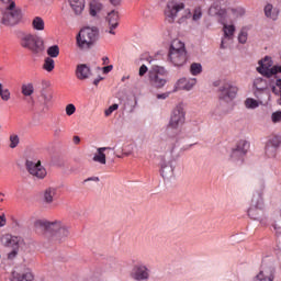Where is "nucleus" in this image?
<instances>
[{"instance_id":"0e129e2a","label":"nucleus","mask_w":281,"mask_h":281,"mask_svg":"<svg viewBox=\"0 0 281 281\" xmlns=\"http://www.w3.org/2000/svg\"><path fill=\"white\" fill-rule=\"evenodd\" d=\"M102 60H103V65H106V63H109V57H103Z\"/></svg>"},{"instance_id":"864d4df0","label":"nucleus","mask_w":281,"mask_h":281,"mask_svg":"<svg viewBox=\"0 0 281 281\" xmlns=\"http://www.w3.org/2000/svg\"><path fill=\"white\" fill-rule=\"evenodd\" d=\"M103 74H110V71H113V65H109L102 68Z\"/></svg>"},{"instance_id":"f03ea898","label":"nucleus","mask_w":281,"mask_h":281,"mask_svg":"<svg viewBox=\"0 0 281 281\" xmlns=\"http://www.w3.org/2000/svg\"><path fill=\"white\" fill-rule=\"evenodd\" d=\"M35 227L45 231L46 236H50L54 243H65L69 236V227L60 221L37 220Z\"/></svg>"},{"instance_id":"09e8293b","label":"nucleus","mask_w":281,"mask_h":281,"mask_svg":"<svg viewBox=\"0 0 281 281\" xmlns=\"http://www.w3.org/2000/svg\"><path fill=\"white\" fill-rule=\"evenodd\" d=\"M19 255V248H13L11 251L8 252L9 260H14L16 256Z\"/></svg>"},{"instance_id":"680f3d73","label":"nucleus","mask_w":281,"mask_h":281,"mask_svg":"<svg viewBox=\"0 0 281 281\" xmlns=\"http://www.w3.org/2000/svg\"><path fill=\"white\" fill-rule=\"evenodd\" d=\"M72 142H74V144H80V137L74 136Z\"/></svg>"},{"instance_id":"6e6d98bb","label":"nucleus","mask_w":281,"mask_h":281,"mask_svg":"<svg viewBox=\"0 0 281 281\" xmlns=\"http://www.w3.org/2000/svg\"><path fill=\"white\" fill-rule=\"evenodd\" d=\"M273 229L276 232V234H278L279 236H281V227L278 224L273 225Z\"/></svg>"},{"instance_id":"a18cd8bd","label":"nucleus","mask_w":281,"mask_h":281,"mask_svg":"<svg viewBox=\"0 0 281 281\" xmlns=\"http://www.w3.org/2000/svg\"><path fill=\"white\" fill-rule=\"evenodd\" d=\"M117 109H120V105L117 103L110 105L109 109L104 111L105 116L109 117V115H111L113 111H117Z\"/></svg>"},{"instance_id":"c9c22d12","label":"nucleus","mask_w":281,"mask_h":281,"mask_svg":"<svg viewBox=\"0 0 281 281\" xmlns=\"http://www.w3.org/2000/svg\"><path fill=\"white\" fill-rule=\"evenodd\" d=\"M46 52L49 58H58V56L60 55V48L58 47V45L49 46Z\"/></svg>"},{"instance_id":"473e14b6","label":"nucleus","mask_w":281,"mask_h":281,"mask_svg":"<svg viewBox=\"0 0 281 281\" xmlns=\"http://www.w3.org/2000/svg\"><path fill=\"white\" fill-rule=\"evenodd\" d=\"M32 25L33 30H36L37 32H43V30H45V21L41 16L34 18Z\"/></svg>"},{"instance_id":"69168bd1","label":"nucleus","mask_w":281,"mask_h":281,"mask_svg":"<svg viewBox=\"0 0 281 281\" xmlns=\"http://www.w3.org/2000/svg\"><path fill=\"white\" fill-rule=\"evenodd\" d=\"M272 93H278L276 86H271Z\"/></svg>"},{"instance_id":"603ef678","label":"nucleus","mask_w":281,"mask_h":281,"mask_svg":"<svg viewBox=\"0 0 281 281\" xmlns=\"http://www.w3.org/2000/svg\"><path fill=\"white\" fill-rule=\"evenodd\" d=\"M157 100H167V98H170V92H164L156 95Z\"/></svg>"},{"instance_id":"c85d7f7f","label":"nucleus","mask_w":281,"mask_h":281,"mask_svg":"<svg viewBox=\"0 0 281 281\" xmlns=\"http://www.w3.org/2000/svg\"><path fill=\"white\" fill-rule=\"evenodd\" d=\"M250 144L248 140H239L235 147L236 150L241 153V155H247L249 153Z\"/></svg>"},{"instance_id":"a19ab883","label":"nucleus","mask_w":281,"mask_h":281,"mask_svg":"<svg viewBox=\"0 0 281 281\" xmlns=\"http://www.w3.org/2000/svg\"><path fill=\"white\" fill-rule=\"evenodd\" d=\"M202 16H203V10L201 9V7H196L192 13V21H200Z\"/></svg>"},{"instance_id":"5fc2aeb1","label":"nucleus","mask_w":281,"mask_h":281,"mask_svg":"<svg viewBox=\"0 0 281 281\" xmlns=\"http://www.w3.org/2000/svg\"><path fill=\"white\" fill-rule=\"evenodd\" d=\"M7 218L5 215H0V227H5Z\"/></svg>"},{"instance_id":"a211bd4d","label":"nucleus","mask_w":281,"mask_h":281,"mask_svg":"<svg viewBox=\"0 0 281 281\" xmlns=\"http://www.w3.org/2000/svg\"><path fill=\"white\" fill-rule=\"evenodd\" d=\"M226 4H227V0H215L213 5H211L209 9L210 16H220L221 19H223V16L227 14V10L222 9L221 5H226Z\"/></svg>"},{"instance_id":"72a5a7b5","label":"nucleus","mask_w":281,"mask_h":281,"mask_svg":"<svg viewBox=\"0 0 281 281\" xmlns=\"http://www.w3.org/2000/svg\"><path fill=\"white\" fill-rule=\"evenodd\" d=\"M191 76H201L203 74V65L201 63H193L190 66Z\"/></svg>"},{"instance_id":"c03bdc74","label":"nucleus","mask_w":281,"mask_h":281,"mask_svg":"<svg viewBox=\"0 0 281 281\" xmlns=\"http://www.w3.org/2000/svg\"><path fill=\"white\" fill-rule=\"evenodd\" d=\"M19 143H20L19 135L12 134L10 136V148H16V146H19Z\"/></svg>"},{"instance_id":"4c0bfd02","label":"nucleus","mask_w":281,"mask_h":281,"mask_svg":"<svg viewBox=\"0 0 281 281\" xmlns=\"http://www.w3.org/2000/svg\"><path fill=\"white\" fill-rule=\"evenodd\" d=\"M22 93L23 95L30 97L34 93V85L32 83H24L22 85Z\"/></svg>"},{"instance_id":"39448f33","label":"nucleus","mask_w":281,"mask_h":281,"mask_svg":"<svg viewBox=\"0 0 281 281\" xmlns=\"http://www.w3.org/2000/svg\"><path fill=\"white\" fill-rule=\"evenodd\" d=\"M168 58L169 63H171L173 67H183V65L188 63V53L186 52V44H183L179 40L172 41L169 48Z\"/></svg>"},{"instance_id":"3c124183","label":"nucleus","mask_w":281,"mask_h":281,"mask_svg":"<svg viewBox=\"0 0 281 281\" xmlns=\"http://www.w3.org/2000/svg\"><path fill=\"white\" fill-rule=\"evenodd\" d=\"M147 72H148V66L143 64L139 67L138 76H140V77L146 76Z\"/></svg>"},{"instance_id":"412c9836","label":"nucleus","mask_w":281,"mask_h":281,"mask_svg":"<svg viewBox=\"0 0 281 281\" xmlns=\"http://www.w3.org/2000/svg\"><path fill=\"white\" fill-rule=\"evenodd\" d=\"M105 150H115V147H99L92 160L104 166L106 164V154H104Z\"/></svg>"},{"instance_id":"0eeeda50","label":"nucleus","mask_w":281,"mask_h":281,"mask_svg":"<svg viewBox=\"0 0 281 281\" xmlns=\"http://www.w3.org/2000/svg\"><path fill=\"white\" fill-rule=\"evenodd\" d=\"M20 45L24 49H29L33 54H41L44 49L43 38L32 33H20Z\"/></svg>"},{"instance_id":"9b49d317","label":"nucleus","mask_w":281,"mask_h":281,"mask_svg":"<svg viewBox=\"0 0 281 281\" xmlns=\"http://www.w3.org/2000/svg\"><path fill=\"white\" fill-rule=\"evenodd\" d=\"M280 67L281 65L273 66V60H271V57L266 56L263 59L259 60V67H257V71L258 74H261V76H266V78H271V76L279 74L277 68Z\"/></svg>"},{"instance_id":"de8ad7c7","label":"nucleus","mask_w":281,"mask_h":281,"mask_svg":"<svg viewBox=\"0 0 281 281\" xmlns=\"http://www.w3.org/2000/svg\"><path fill=\"white\" fill-rule=\"evenodd\" d=\"M234 16H245V9L244 8H236L231 10Z\"/></svg>"},{"instance_id":"ddd939ff","label":"nucleus","mask_w":281,"mask_h":281,"mask_svg":"<svg viewBox=\"0 0 281 281\" xmlns=\"http://www.w3.org/2000/svg\"><path fill=\"white\" fill-rule=\"evenodd\" d=\"M186 4L183 2H168L164 11L166 21H168V23H175L179 12H181V10H183Z\"/></svg>"},{"instance_id":"774afa93","label":"nucleus","mask_w":281,"mask_h":281,"mask_svg":"<svg viewBox=\"0 0 281 281\" xmlns=\"http://www.w3.org/2000/svg\"><path fill=\"white\" fill-rule=\"evenodd\" d=\"M276 69H278L279 74H281V66L280 68H274L273 71H276Z\"/></svg>"},{"instance_id":"423d86ee","label":"nucleus","mask_w":281,"mask_h":281,"mask_svg":"<svg viewBox=\"0 0 281 281\" xmlns=\"http://www.w3.org/2000/svg\"><path fill=\"white\" fill-rule=\"evenodd\" d=\"M262 190H257L252 194L251 203L248 209V216L252 221H265V199L262 198Z\"/></svg>"},{"instance_id":"bf43d9fd","label":"nucleus","mask_w":281,"mask_h":281,"mask_svg":"<svg viewBox=\"0 0 281 281\" xmlns=\"http://www.w3.org/2000/svg\"><path fill=\"white\" fill-rule=\"evenodd\" d=\"M112 5H120L122 0H109Z\"/></svg>"},{"instance_id":"e2e57ef3","label":"nucleus","mask_w":281,"mask_h":281,"mask_svg":"<svg viewBox=\"0 0 281 281\" xmlns=\"http://www.w3.org/2000/svg\"><path fill=\"white\" fill-rule=\"evenodd\" d=\"M276 87H279V89H281V79L276 80Z\"/></svg>"},{"instance_id":"ea45409f","label":"nucleus","mask_w":281,"mask_h":281,"mask_svg":"<svg viewBox=\"0 0 281 281\" xmlns=\"http://www.w3.org/2000/svg\"><path fill=\"white\" fill-rule=\"evenodd\" d=\"M248 36L249 34L247 33V30L241 29V31L238 34V43H240L241 45H245V43H247Z\"/></svg>"},{"instance_id":"6ab92c4d","label":"nucleus","mask_w":281,"mask_h":281,"mask_svg":"<svg viewBox=\"0 0 281 281\" xmlns=\"http://www.w3.org/2000/svg\"><path fill=\"white\" fill-rule=\"evenodd\" d=\"M105 21L109 25V30L106 31L109 34H115V29L117 27V25H120L119 21H120V14L117 13V11L112 10L111 12L108 13Z\"/></svg>"},{"instance_id":"4d7b16f0","label":"nucleus","mask_w":281,"mask_h":281,"mask_svg":"<svg viewBox=\"0 0 281 281\" xmlns=\"http://www.w3.org/2000/svg\"><path fill=\"white\" fill-rule=\"evenodd\" d=\"M87 181H95V182H98V181H100V178L99 177H90V178H87L85 180V183H87Z\"/></svg>"},{"instance_id":"37998d69","label":"nucleus","mask_w":281,"mask_h":281,"mask_svg":"<svg viewBox=\"0 0 281 281\" xmlns=\"http://www.w3.org/2000/svg\"><path fill=\"white\" fill-rule=\"evenodd\" d=\"M233 41L231 37L222 36L220 49H227L229 47V42Z\"/></svg>"},{"instance_id":"2eb2a0df","label":"nucleus","mask_w":281,"mask_h":281,"mask_svg":"<svg viewBox=\"0 0 281 281\" xmlns=\"http://www.w3.org/2000/svg\"><path fill=\"white\" fill-rule=\"evenodd\" d=\"M25 166L32 177H36V179H45L47 177V170L41 165V161L26 160Z\"/></svg>"},{"instance_id":"e433bc0d","label":"nucleus","mask_w":281,"mask_h":281,"mask_svg":"<svg viewBox=\"0 0 281 281\" xmlns=\"http://www.w3.org/2000/svg\"><path fill=\"white\" fill-rule=\"evenodd\" d=\"M54 67H56L54 59L52 57H46L43 69H45V71H54Z\"/></svg>"},{"instance_id":"393cba45","label":"nucleus","mask_w":281,"mask_h":281,"mask_svg":"<svg viewBox=\"0 0 281 281\" xmlns=\"http://www.w3.org/2000/svg\"><path fill=\"white\" fill-rule=\"evenodd\" d=\"M57 189L54 187L47 188L44 191V203L52 204L54 203V196H56Z\"/></svg>"},{"instance_id":"f257e3e1","label":"nucleus","mask_w":281,"mask_h":281,"mask_svg":"<svg viewBox=\"0 0 281 281\" xmlns=\"http://www.w3.org/2000/svg\"><path fill=\"white\" fill-rule=\"evenodd\" d=\"M186 124V110L183 109V104H178L171 112V116L168 123V127L166 132L161 134V146H168L169 155L175 153V146L179 142L177 137L178 128H181Z\"/></svg>"},{"instance_id":"b1692460","label":"nucleus","mask_w":281,"mask_h":281,"mask_svg":"<svg viewBox=\"0 0 281 281\" xmlns=\"http://www.w3.org/2000/svg\"><path fill=\"white\" fill-rule=\"evenodd\" d=\"M69 3L75 14H82V10H85V0H69Z\"/></svg>"},{"instance_id":"58836bf2","label":"nucleus","mask_w":281,"mask_h":281,"mask_svg":"<svg viewBox=\"0 0 281 281\" xmlns=\"http://www.w3.org/2000/svg\"><path fill=\"white\" fill-rule=\"evenodd\" d=\"M188 19H192V11L190 9H186L182 16L178 20V23H186Z\"/></svg>"},{"instance_id":"cd10ccee","label":"nucleus","mask_w":281,"mask_h":281,"mask_svg":"<svg viewBox=\"0 0 281 281\" xmlns=\"http://www.w3.org/2000/svg\"><path fill=\"white\" fill-rule=\"evenodd\" d=\"M34 280V274L31 271L25 273H13V281H32Z\"/></svg>"},{"instance_id":"20e7f679","label":"nucleus","mask_w":281,"mask_h":281,"mask_svg":"<svg viewBox=\"0 0 281 281\" xmlns=\"http://www.w3.org/2000/svg\"><path fill=\"white\" fill-rule=\"evenodd\" d=\"M23 21V11L16 7V2L10 1L4 7L1 23L5 27H16Z\"/></svg>"},{"instance_id":"2f4dec72","label":"nucleus","mask_w":281,"mask_h":281,"mask_svg":"<svg viewBox=\"0 0 281 281\" xmlns=\"http://www.w3.org/2000/svg\"><path fill=\"white\" fill-rule=\"evenodd\" d=\"M263 102L265 101L256 100L254 98H247L245 100V106L246 109L254 110V109H258V106H260V104H262Z\"/></svg>"},{"instance_id":"6e6552de","label":"nucleus","mask_w":281,"mask_h":281,"mask_svg":"<svg viewBox=\"0 0 281 281\" xmlns=\"http://www.w3.org/2000/svg\"><path fill=\"white\" fill-rule=\"evenodd\" d=\"M168 70L161 66H153L151 69L148 71V82L153 89H164L168 83Z\"/></svg>"},{"instance_id":"f3484780","label":"nucleus","mask_w":281,"mask_h":281,"mask_svg":"<svg viewBox=\"0 0 281 281\" xmlns=\"http://www.w3.org/2000/svg\"><path fill=\"white\" fill-rule=\"evenodd\" d=\"M196 86V78H186L182 77L180 78L173 88V92L177 91H192V89H194V87Z\"/></svg>"},{"instance_id":"f8f14e48","label":"nucleus","mask_w":281,"mask_h":281,"mask_svg":"<svg viewBox=\"0 0 281 281\" xmlns=\"http://www.w3.org/2000/svg\"><path fill=\"white\" fill-rule=\"evenodd\" d=\"M179 159V156H168V154L161 159L160 162V175L165 179H172L175 177V167L172 165V161H176Z\"/></svg>"},{"instance_id":"8fccbe9b","label":"nucleus","mask_w":281,"mask_h":281,"mask_svg":"<svg viewBox=\"0 0 281 281\" xmlns=\"http://www.w3.org/2000/svg\"><path fill=\"white\" fill-rule=\"evenodd\" d=\"M74 113H76V105H74L72 103L68 104L66 106V114L67 115H74Z\"/></svg>"},{"instance_id":"7ed1b4c3","label":"nucleus","mask_w":281,"mask_h":281,"mask_svg":"<svg viewBox=\"0 0 281 281\" xmlns=\"http://www.w3.org/2000/svg\"><path fill=\"white\" fill-rule=\"evenodd\" d=\"M100 41V29L97 26L82 27L76 36V45L81 52H89Z\"/></svg>"},{"instance_id":"4be33fe9","label":"nucleus","mask_w":281,"mask_h":281,"mask_svg":"<svg viewBox=\"0 0 281 281\" xmlns=\"http://www.w3.org/2000/svg\"><path fill=\"white\" fill-rule=\"evenodd\" d=\"M91 76V68L87 64H80L76 69V77L78 80H87Z\"/></svg>"},{"instance_id":"9d476101","label":"nucleus","mask_w":281,"mask_h":281,"mask_svg":"<svg viewBox=\"0 0 281 281\" xmlns=\"http://www.w3.org/2000/svg\"><path fill=\"white\" fill-rule=\"evenodd\" d=\"M220 100L222 102H232L238 93V88L232 83V81H222L220 88Z\"/></svg>"},{"instance_id":"bb28decb","label":"nucleus","mask_w":281,"mask_h":281,"mask_svg":"<svg viewBox=\"0 0 281 281\" xmlns=\"http://www.w3.org/2000/svg\"><path fill=\"white\" fill-rule=\"evenodd\" d=\"M102 8H103V5L101 4L100 1L92 0L90 2V14L92 16H98V14H100V12H102Z\"/></svg>"},{"instance_id":"dca6fc26","label":"nucleus","mask_w":281,"mask_h":281,"mask_svg":"<svg viewBox=\"0 0 281 281\" xmlns=\"http://www.w3.org/2000/svg\"><path fill=\"white\" fill-rule=\"evenodd\" d=\"M280 144H281V135H274L268 140L266 145V155L267 157H269V159L276 158L278 148H280Z\"/></svg>"},{"instance_id":"5701e85b","label":"nucleus","mask_w":281,"mask_h":281,"mask_svg":"<svg viewBox=\"0 0 281 281\" xmlns=\"http://www.w3.org/2000/svg\"><path fill=\"white\" fill-rule=\"evenodd\" d=\"M265 15L267 19H271V21H278V16H280V9H278V7H273L271 3H268L265 7Z\"/></svg>"},{"instance_id":"c756f323","label":"nucleus","mask_w":281,"mask_h":281,"mask_svg":"<svg viewBox=\"0 0 281 281\" xmlns=\"http://www.w3.org/2000/svg\"><path fill=\"white\" fill-rule=\"evenodd\" d=\"M235 32H236V26H234V24H224L223 33L226 38H231L234 41Z\"/></svg>"},{"instance_id":"aec40b11","label":"nucleus","mask_w":281,"mask_h":281,"mask_svg":"<svg viewBox=\"0 0 281 281\" xmlns=\"http://www.w3.org/2000/svg\"><path fill=\"white\" fill-rule=\"evenodd\" d=\"M114 150V155H116L119 159H122V157H128L130 155H133L134 146L133 144L122 146L121 143H116Z\"/></svg>"},{"instance_id":"338daca9","label":"nucleus","mask_w":281,"mask_h":281,"mask_svg":"<svg viewBox=\"0 0 281 281\" xmlns=\"http://www.w3.org/2000/svg\"><path fill=\"white\" fill-rule=\"evenodd\" d=\"M2 3H4L5 5H8V3H10V1H14V0H1Z\"/></svg>"},{"instance_id":"f704fd0d","label":"nucleus","mask_w":281,"mask_h":281,"mask_svg":"<svg viewBox=\"0 0 281 281\" xmlns=\"http://www.w3.org/2000/svg\"><path fill=\"white\" fill-rule=\"evenodd\" d=\"M227 113H229V110H223V106L220 105L213 110L212 117H214V120H221V117H224V115H227Z\"/></svg>"},{"instance_id":"13d9d810","label":"nucleus","mask_w":281,"mask_h":281,"mask_svg":"<svg viewBox=\"0 0 281 281\" xmlns=\"http://www.w3.org/2000/svg\"><path fill=\"white\" fill-rule=\"evenodd\" d=\"M104 80L103 77H98L97 79L93 80V85H95V87H98V85H100V81Z\"/></svg>"},{"instance_id":"49530a36","label":"nucleus","mask_w":281,"mask_h":281,"mask_svg":"<svg viewBox=\"0 0 281 281\" xmlns=\"http://www.w3.org/2000/svg\"><path fill=\"white\" fill-rule=\"evenodd\" d=\"M271 121L273 124H278L279 122H281V111L273 112L271 114Z\"/></svg>"},{"instance_id":"4468645a","label":"nucleus","mask_w":281,"mask_h":281,"mask_svg":"<svg viewBox=\"0 0 281 281\" xmlns=\"http://www.w3.org/2000/svg\"><path fill=\"white\" fill-rule=\"evenodd\" d=\"M132 280L148 281L150 280V268L145 263H136L131 272Z\"/></svg>"},{"instance_id":"052dcab7","label":"nucleus","mask_w":281,"mask_h":281,"mask_svg":"<svg viewBox=\"0 0 281 281\" xmlns=\"http://www.w3.org/2000/svg\"><path fill=\"white\" fill-rule=\"evenodd\" d=\"M45 102H52V94H44Z\"/></svg>"},{"instance_id":"a878e982","label":"nucleus","mask_w":281,"mask_h":281,"mask_svg":"<svg viewBox=\"0 0 281 281\" xmlns=\"http://www.w3.org/2000/svg\"><path fill=\"white\" fill-rule=\"evenodd\" d=\"M20 240H21V238L16 237V236H7L4 245L9 249H19Z\"/></svg>"},{"instance_id":"79ce46f5","label":"nucleus","mask_w":281,"mask_h":281,"mask_svg":"<svg viewBox=\"0 0 281 281\" xmlns=\"http://www.w3.org/2000/svg\"><path fill=\"white\" fill-rule=\"evenodd\" d=\"M0 98L3 102H8L10 101V99L12 98V93H10L9 89H3L0 92Z\"/></svg>"},{"instance_id":"1a4fd4ad","label":"nucleus","mask_w":281,"mask_h":281,"mask_svg":"<svg viewBox=\"0 0 281 281\" xmlns=\"http://www.w3.org/2000/svg\"><path fill=\"white\" fill-rule=\"evenodd\" d=\"M252 93L260 102L271 101V90L269 89V82L267 79L258 77L252 82Z\"/></svg>"},{"instance_id":"7c9ffc66","label":"nucleus","mask_w":281,"mask_h":281,"mask_svg":"<svg viewBox=\"0 0 281 281\" xmlns=\"http://www.w3.org/2000/svg\"><path fill=\"white\" fill-rule=\"evenodd\" d=\"M245 159V156L241 151H238V149L234 148L231 153V160L235 164H243Z\"/></svg>"}]
</instances>
